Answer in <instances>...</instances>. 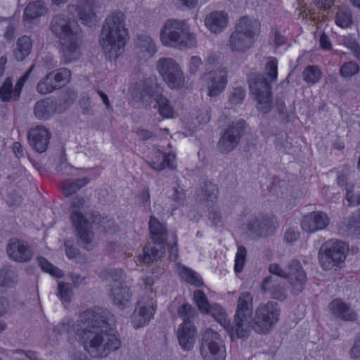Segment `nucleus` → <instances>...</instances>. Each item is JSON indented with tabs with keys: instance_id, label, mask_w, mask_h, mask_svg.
Returning a JSON list of instances; mask_svg holds the SVG:
<instances>
[{
	"instance_id": "obj_1",
	"label": "nucleus",
	"mask_w": 360,
	"mask_h": 360,
	"mask_svg": "<svg viewBox=\"0 0 360 360\" xmlns=\"http://www.w3.org/2000/svg\"><path fill=\"white\" fill-rule=\"evenodd\" d=\"M108 316L101 309L87 310L76 329L77 336L91 357H105L121 345L117 332L110 326Z\"/></svg>"
},
{
	"instance_id": "obj_2",
	"label": "nucleus",
	"mask_w": 360,
	"mask_h": 360,
	"mask_svg": "<svg viewBox=\"0 0 360 360\" xmlns=\"http://www.w3.org/2000/svg\"><path fill=\"white\" fill-rule=\"evenodd\" d=\"M128 39L125 15L118 11L110 13L104 20L99 37L103 53L110 60L117 59L123 53Z\"/></svg>"
},
{
	"instance_id": "obj_3",
	"label": "nucleus",
	"mask_w": 360,
	"mask_h": 360,
	"mask_svg": "<svg viewBox=\"0 0 360 360\" xmlns=\"http://www.w3.org/2000/svg\"><path fill=\"white\" fill-rule=\"evenodd\" d=\"M160 41L166 47L179 50L192 49L197 45V39L191 32L186 20L170 18L160 30Z\"/></svg>"
},
{
	"instance_id": "obj_4",
	"label": "nucleus",
	"mask_w": 360,
	"mask_h": 360,
	"mask_svg": "<svg viewBox=\"0 0 360 360\" xmlns=\"http://www.w3.org/2000/svg\"><path fill=\"white\" fill-rule=\"evenodd\" d=\"M260 22L257 19L243 16L236 24L229 36L227 46L231 51L245 53L257 41L260 33Z\"/></svg>"
},
{
	"instance_id": "obj_5",
	"label": "nucleus",
	"mask_w": 360,
	"mask_h": 360,
	"mask_svg": "<svg viewBox=\"0 0 360 360\" xmlns=\"http://www.w3.org/2000/svg\"><path fill=\"white\" fill-rule=\"evenodd\" d=\"M252 302L253 295L250 292H243L238 296L233 326L231 327V330L235 331L238 338L248 337L250 332Z\"/></svg>"
},
{
	"instance_id": "obj_6",
	"label": "nucleus",
	"mask_w": 360,
	"mask_h": 360,
	"mask_svg": "<svg viewBox=\"0 0 360 360\" xmlns=\"http://www.w3.org/2000/svg\"><path fill=\"white\" fill-rule=\"evenodd\" d=\"M348 247L343 241L332 239L324 243L319 251V260L325 271L340 266L346 259Z\"/></svg>"
},
{
	"instance_id": "obj_7",
	"label": "nucleus",
	"mask_w": 360,
	"mask_h": 360,
	"mask_svg": "<svg viewBox=\"0 0 360 360\" xmlns=\"http://www.w3.org/2000/svg\"><path fill=\"white\" fill-rule=\"evenodd\" d=\"M269 271L281 278H288L293 294H298L304 289L307 275L298 259H294L289 262L288 271L283 270L277 264H270Z\"/></svg>"
},
{
	"instance_id": "obj_8",
	"label": "nucleus",
	"mask_w": 360,
	"mask_h": 360,
	"mask_svg": "<svg viewBox=\"0 0 360 360\" xmlns=\"http://www.w3.org/2000/svg\"><path fill=\"white\" fill-rule=\"evenodd\" d=\"M280 312L278 305L276 302L269 301L266 303H260L255 310L252 329L260 334L269 332L278 322Z\"/></svg>"
},
{
	"instance_id": "obj_9",
	"label": "nucleus",
	"mask_w": 360,
	"mask_h": 360,
	"mask_svg": "<svg viewBox=\"0 0 360 360\" xmlns=\"http://www.w3.org/2000/svg\"><path fill=\"white\" fill-rule=\"evenodd\" d=\"M156 68L170 89H179L185 86L186 79L179 64L172 58H160Z\"/></svg>"
},
{
	"instance_id": "obj_10",
	"label": "nucleus",
	"mask_w": 360,
	"mask_h": 360,
	"mask_svg": "<svg viewBox=\"0 0 360 360\" xmlns=\"http://www.w3.org/2000/svg\"><path fill=\"white\" fill-rule=\"evenodd\" d=\"M251 95L257 101V109L263 113L269 112L271 109V85L261 75H255L250 82Z\"/></svg>"
},
{
	"instance_id": "obj_11",
	"label": "nucleus",
	"mask_w": 360,
	"mask_h": 360,
	"mask_svg": "<svg viewBox=\"0 0 360 360\" xmlns=\"http://www.w3.org/2000/svg\"><path fill=\"white\" fill-rule=\"evenodd\" d=\"M200 354L204 360H225L223 341L218 333L212 329L205 330L202 335Z\"/></svg>"
},
{
	"instance_id": "obj_12",
	"label": "nucleus",
	"mask_w": 360,
	"mask_h": 360,
	"mask_svg": "<svg viewBox=\"0 0 360 360\" xmlns=\"http://www.w3.org/2000/svg\"><path fill=\"white\" fill-rule=\"evenodd\" d=\"M50 30L59 39V41L82 34L77 21L63 13L53 16L50 23Z\"/></svg>"
},
{
	"instance_id": "obj_13",
	"label": "nucleus",
	"mask_w": 360,
	"mask_h": 360,
	"mask_svg": "<svg viewBox=\"0 0 360 360\" xmlns=\"http://www.w3.org/2000/svg\"><path fill=\"white\" fill-rule=\"evenodd\" d=\"M156 307L153 297H142L135 307L131 315V323L134 328H139L147 326L153 317Z\"/></svg>"
},
{
	"instance_id": "obj_14",
	"label": "nucleus",
	"mask_w": 360,
	"mask_h": 360,
	"mask_svg": "<svg viewBox=\"0 0 360 360\" xmlns=\"http://www.w3.org/2000/svg\"><path fill=\"white\" fill-rule=\"evenodd\" d=\"M276 223L274 217L259 214L250 218L247 222V229L253 238L269 236L276 231Z\"/></svg>"
},
{
	"instance_id": "obj_15",
	"label": "nucleus",
	"mask_w": 360,
	"mask_h": 360,
	"mask_svg": "<svg viewBox=\"0 0 360 360\" xmlns=\"http://www.w3.org/2000/svg\"><path fill=\"white\" fill-rule=\"evenodd\" d=\"M96 0H76L75 4H69L67 12L77 15L81 22L89 27H92L98 21L94 11Z\"/></svg>"
},
{
	"instance_id": "obj_16",
	"label": "nucleus",
	"mask_w": 360,
	"mask_h": 360,
	"mask_svg": "<svg viewBox=\"0 0 360 360\" xmlns=\"http://www.w3.org/2000/svg\"><path fill=\"white\" fill-rule=\"evenodd\" d=\"M245 127V122L242 120L230 124L218 141L219 150L222 153H227L233 150L238 144Z\"/></svg>"
},
{
	"instance_id": "obj_17",
	"label": "nucleus",
	"mask_w": 360,
	"mask_h": 360,
	"mask_svg": "<svg viewBox=\"0 0 360 360\" xmlns=\"http://www.w3.org/2000/svg\"><path fill=\"white\" fill-rule=\"evenodd\" d=\"M6 254L15 262L27 263L32 259L34 250L28 242L14 238L9 240L7 244Z\"/></svg>"
},
{
	"instance_id": "obj_18",
	"label": "nucleus",
	"mask_w": 360,
	"mask_h": 360,
	"mask_svg": "<svg viewBox=\"0 0 360 360\" xmlns=\"http://www.w3.org/2000/svg\"><path fill=\"white\" fill-rule=\"evenodd\" d=\"M72 221L77 230L79 242L86 249L92 248L94 233L91 223L79 211L74 210L71 215Z\"/></svg>"
},
{
	"instance_id": "obj_19",
	"label": "nucleus",
	"mask_w": 360,
	"mask_h": 360,
	"mask_svg": "<svg viewBox=\"0 0 360 360\" xmlns=\"http://www.w3.org/2000/svg\"><path fill=\"white\" fill-rule=\"evenodd\" d=\"M207 75V95L216 97L221 94L227 86L228 70L225 67H220L210 71Z\"/></svg>"
},
{
	"instance_id": "obj_20",
	"label": "nucleus",
	"mask_w": 360,
	"mask_h": 360,
	"mask_svg": "<svg viewBox=\"0 0 360 360\" xmlns=\"http://www.w3.org/2000/svg\"><path fill=\"white\" fill-rule=\"evenodd\" d=\"M34 68V65L30 67L28 71L19 79L15 87L13 86L12 79L9 77L6 78L0 86V100L3 102L17 101L20 97L23 85Z\"/></svg>"
},
{
	"instance_id": "obj_21",
	"label": "nucleus",
	"mask_w": 360,
	"mask_h": 360,
	"mask_svg": "<svg viewBox=\"0 0 360 360\" xmlns=\"http://www.w3.org/2000/svg\"><path fill=\"white\" fill-rule=\"evenodd\" d=\"M82 34L60 41L61 60L64 64L76 61L82 56Z\"/></svg>"
},
{
	"instance_id": "obj_22",
	"label": "nucleus",
	"mask_w": 360,
	"mask_h": 360,
	"mask_svg": "<svg viewBox=\"0 0 360 360\" xmlns=\"http://www.w3.org/2000/svg\"><path fill=\"white\" fill-rule=\"evenodd\" d=\"M329 224L330 218L326 213L321 211H314L304 216L301 226L305 232L314 233L325 229Z\"/></svg>"
},
{
	"instance_id": "obj_23",
	"label": "nucleus",
	"mask_w": 360,
	"mask_h": 360,
	"mask_svg": "<svg viewBox=\"0 0 360 360\" xmlns=\"http://www.w3.org/2000/svg\"><path fill=\"white\" fill-rule=\"evenodd\" d=\"M153 99L158 105L159 113L165 118L172 117L174 110L167 98L164 96L157 86H150L144 89L141 98L143 101H148L146 96Z\"/></svg>"
},
{
	"instance_id": "obj_24",
	"label": "nucleus",
	"mask_w": 360,
	"mask_h": 360,
	"mask_svg": "<svg viewBox=\"0 0 360 360\" xmlns=\"http://www.w3.org/2000/svg\"><path fill=\"white\" fill-rule=\"evenodd\" d=\"M50 137L48 129L42 126L32 128L28 132L30 144L39 153H43L46 150Z\"/></svg>"
},
{
	"instance_id": "obj_25",
	"label": "nucleus",
	"mask_w": 360,
	"mask_h": 360,
	"mask_svg": "<svg viewBox=\"0 0 360 360\" xmlns=\"http://www.w3.org/2000/svg\"><path fill=\"white\" fill-rule=\"evenodd\" d=\"M196 330L191 321L182 323L177 331L180 346L184 350H191L195 341Z\"/></svg>"
},
{
	"instance_id": "obj_26",
	"label": "nucleus",
	"mask_w": 360,
	"mask_h": 360,
	"mask_svg": "<svg viewBox=\"0 0 360 360\" xmlns=\"http://www.w3.org/2000/svg\"><path fill=\"white\" fill-rule=\"evenodd\" d=\"M229 16L224 11H213L208 13L205 18L206 27L212 33L221 32L228 25Z\"/></svg>"
},
{
	"instance_id": "obj_27",
	"label": "nucleus",
	"mask_w": 360,
	"mask_h": 360,
	"mask_svg": "<svg viewBox=\"0 0 360 360\" xmlns=\"http://www.w3.org/2000/svg\"><path fill=\"white\" fill-rule=\"evenodd\" d=\"M131 296L130 288L125 285L111 287L110 297L112 300L113 304L121 309L130 305Z\"/></svg>"
},
{
	"instance_id": "obj_28",
	"label": "nucleus",
	"mask_w": 360,
	"mask_h": 360,
	"mask_svg": "<svg viewBox=\"0 0 360 360\" xmlns=\"http://www.w3.org/2000/svg\"><path fill=\"white\" fill-rule=\"evenodd\" d=\"M135 44L137 53L144 58L153 57L158 51L156 42L146 34L139 35Z\"/></svg>"
},
{
	"instance_id": "obj_29",
	"label": "nucleus",
	"mask_w": 360,
	"mask_h": 360,
	"mask_svg": "<svg viewBox=\"0 0 360 360\" xmlns=\"http://www.w3.org/2000/svg\"><path fill=\"white\" fill-rule=\"evenodd\" d=\"M176 155L174 153H165L161 151L154 153L150 162L148 165L155 171H162L165 168L171 169L176 168Z\"/></svg>"
},
{
	"instance_id": "obj_30",
	"label": "nucleus",
	"mask_w": 360,
	"mask_h": 360,
	"mask_svg": "<svg viewBox=\"0 0 360 360\" xmlns=\"http://www.w3.org/2000/svg\"><path fill=\"white\" fill-rule=\"evenodd\" d=\"M330 311L337 318L345 321H354L357 318L356 312L340 300H335L328 305Z\"/></svg>"
},
{
	"instance_id": "obj_31",
	"label": "nucleus",
	"mask_w": 360,
	"mask_h": 360,
	"mask_svg": "<svg viewBox=\"0 0 360 360\" xmlns=\"http://www.w3.org/2000/svg\"><path fill=\"white\" fill-rule=\"evenodd\" d=\"M165 253V243L152 240L143 249V255L139 256V260L150 264L160 259Z\"/></svg>"
},
{
	"instance_id": "obj_32",
	"label": "nucleus",
	"mask_w": 360,
	"mask_h": 360,
	"mask_svg": "<svg viewBox=\"0 0 360 360\" xmlns=\"http://www.w3.org/2000/svg\"><path fill=\"white\" fill-rule=\"evenodd\" d=\"M262 288L264 292L270 293L274 299L280 301L286 299V289L281 286L274 276L266 278L262 283Z\"/></svg>"
},
{
	"instance_id": "obj_33",
	"label": "nucleus",
	"mask_w": 360,
	"mask_h": 360,
	"mask_svg": "<svg viewBox=\"0 0 360 360\" xmlns=\"http://www.w3.org/2000/svg\"><path fill=\"white\" fill-rule=\"evenodd\" d=\"M149 230L151 240L153 242L166 243L167 239V230L165 226L154 217H151L150 219Z\"/></svg>"
},
{
	"instance_id": "obj_34",
	"label": "nucleus",
	"mask_w": 360,
	"mask_h": 360,
	"mask_svg": "<svg viewBox=\"0 0 360 360\" xmlns=\"http://www.w3.org/2000/svg\"><path fill=\"white\" fill-rule=\"evenodd\" d=\"M56 106V103L49 98L40 100L35 104L34 115L39 120H47L54 113Z\"/></svg>"
},
{
	"instance_id": "obj_35",
	"label": "nucleus",
	"mask_w": 360,
	"mask_h": 360,
	"mask_svg": "<svg viewBox=\"0 0 360 360\" xmlns=\"http://www.w3.org/2000/svg\"><path fill=\"white\" fill-rule=\"evenodd\" d=\"M48 13L46 4L42 1H36L29 4L24 13L25 20H32L44 16Z\"/></svg>"
},
{
	"instance_id": "obj_36",
	"label": "nucleus",
	"mask_w": 360,
	"mask_h": 360,
	"mask_svg": "<svg viewBox=\"0 0 360 360\" xmlns=\"http://www.w3.org/2000/svg\"><path fill=\"white\" fill-rule=\"evenodd\" d=\"M204 313H207L213 316L222 326L224 327L227 330L231 331V325L224 309L217 304H210L207 307V310H205Z\"/></svg>"
},
{
	"instance_id": "obj_37",
	"label": "nucleus",
	"mask_w": 360,
	"mask_h": 360,
	"mask_svg": "<svg viewBox=\"0 0 360 360\" xmlns=\"http://www.w3.org/2000/svg\"><path fill=\"white\" fill-rule=\"evenodd\" d=\"M32 48V42L27 35L20 37L16 43V46L14 50L15 58L18 61L23 60L31 53Z\"/></svg>"
},
{
	"instance_id": "obj_38",
	"label": "nucleus",
	"mask_w": 360,
	"mask_h": 360,
	"mask_svg": "<svg viewBox=\"0 0 360 360\" xmlns=\"http://www.w3.org/2000/svg\"><path fill=\"white\" fill-rule=\"evenodd\" d=\"M100 276L105 281H112V286L124 285L122 281L125 278V274L122 269H107L101 271Z\"/></svg>"
},
{
	"instance_id": "obj_39",
	"label": "nucleus",
	"mask_w": 360,
	"mask_h": 360,
	"mask_svg": "<svg viewBox=\"0 0 360 360\" xmlns=\"http://www.w3.org/2000/svg\"><path fill=\"white\" fill-rule=\"evenodd\" d=\"M17 282V276L11 266L0 269V288H12Z\"/></svg>"
},
{
	"instance_id": "obj_40",
	"label": "nucleus",
	"mask_w": 360,
	"mask_h": 360,
	"mask_svg": "<svg viewBox=\"0 0 360 360\" xmlns=\"http://www.w3.org/2000/svg\"><path fill=\"white\" fill-rule=\"evenodd\" d=\"M89 182V179L88 178L77 179L74 181L65 180L62 184L63 193L66 197L72 195Z\"/></svg>"
},
{
	"instance_id": "obj_41",
	"label": "nucleus",
	"mask_w": 360,
	"mask_h": 360,
	"mask_svg": "<svg viewBox=\"0 0 360 360\" xmlns=\"http://www.w3.org/2000/svg\"><path fill=\"white\" fill-rule=\"evenodd\" d=\"M178 272L181 278L188 283L196 287L200 286L202 284L200 276L196 272L185 266H179L178 267Z\"/></svg>"
},
{
	"instance_id": "obj_42",
	"label": "nucleus",
	"mask_w": 360,
	"mask_h": 360,
	"mask_svg": "<svg viewBox=\"0 0 360 360\" xmlns=\"http://www.w3.org/2000/svg\"><path fill=\"white\" fill-rule=\"evenodd\" d=\"M59 89L50 73L41 78L37 85V91L41 94H47Z\"/></svg>"
},
{
	"instance_id": "obj_43",
	"label": "nucleus",
	"mask_w": 360,
	"mask_h": 360,
	"mask_svg": "<svg viewBox=\"0 0 360 360\" xmlns=\"http://www.w3.org/2000/svg\"><path fill=\"white\" fill-rule=\"evenodd\" d=\"M352 22L351 11L346 7H339L336 13L335 23L340 27H347Z\"/></svg>"
},
{
	"instance_id": "obj_44",
	"label": "nucleus",
	"mask_w": 360,
	"mask_h": 360,
	"mask_svg": "<svg viewBox=\"0 0 360 360\" xmlns=\"http://www.w3.org/2000/svg\"><path fill=\"white\" fill-rule=\"evenodd\" d=\"M302 77L307 83L314 84L321 79V72L317 66L309 65L304 70Z\"/></svg>"
},
{
	"instance_id": "obj_45",
	"label": "nucleus",
	"mask_w": 360,
	"mask_h": 360,
	"mask_svg": "<svg viewBox=\"0 0 360 360\" xmlns=\"http://www.w3.org/2000/svg\"><path fill=\"white\" fill-rule=\"evenodd\" d=\"M72 285L69 283L60 281L58 283L57 295L63 302L69 303L73 296Z\"/></svg>"
},
{
	"instance_id": "obj_46",
	"label": "nucleus",
	"mask_w": 360,
	"mask_h": 360,
	"mask_svg": "<svg viewBox=\"0 0 360 360\" xmlns=\"http://www.w3.org/2000/svg\"><path fill=\"white\" fill-rule=\"evenodd\" d=\"M50 74L53 77L56 84L58 85L59 89L68 82L71 77L70 71L65 68L51 72Z\"/></svg>"
},
{
	"instance_id": "obj_47",
	"label": "nucleus",
	"mask_w": 360,
	"mask_h": 360,
	"mask_svg": "<svg viewBox=\"0 0 360 360\" xmlns=\"http://www.w3.org/2000/svg\"><path fill=\"white\" fill-rule=\"evenodd\" d=\"M38 262L41 269L57 278L63 276V272L58 267L51 264L46 259L43 257H38Z\"/></svg>"
},
{
	"instance_id": "obj_48",
	"label": "nucleus",
	"mask_w": 360,
	"mask_h": 360,
	"mask_svg": "<svg viewBox=\"0 0 360 360\" xmlns=\"http://www.w3.org/2000/svg\"><path fill=\"white\" fill-rule=\"evenodd\" d=\"M340 229L343 232L348 235H356L360 233V219L357 220L354 218L349 219L344 221Z\"/></svg>"
},
{
	"instance_id": "obj_49",
	"label": "nucleus",
	"mask_w": 360,
	"mask_h": 360,
	"mask_svg": "<svg viewBox=\"0 0 360 360\" xmlns=\"http://www.w3.org/2000/svg\"><path fill=\"white\" fill-rule=\"evenodd\" d=\"M347 176L344 174H340L338 176V184L340 186H345L346 199L349 203H354L353 188L354 185L347 183Z\"/></svg>"
},
{
	"instance_id": "obj_50",
	"label": "nucleus",
	"mask_w": 360,
	"mask_h": 360,
	"mask_svg": "<svg viewBox=\"0 0 360 360\" xmlns=\"http://www.w3.org/2000/svg\"><path fill=\"white\" fill-rule=\"evenodd\" d=\"M246 96L244 88L241 86L233 88L229 94V101L231 105H236L241 104Z\"/></svg>"
},
{
	"instance_id": "obj_51",
	"label": "nucleus",
	"mask_w": 360,
	"mask_h": 360,
	"mask_svg": "<svg viewBox=\"0 0 360 360\" xmlns=\"http://www.w3.org/2000/svg\"><path fill=\"white\" fill-rule=\"evenodd\" d=\"M202 196L201 200L214 201L217 198L218 189L215 184L206 182L202 188Z\"/></svg>"
},
{
	"instance_id": "obj_52",
	"label": "nucleus",
	"mask_w": 360,
	"mask_h": 360,
	"mask_svg": "<svg viewBox=\"0 0 360 360\" xmlns=\"http://www.w3.org/2000/svg\"><path fill=\"white\" fill-rule=\"evenodd\" d=\"M178 314L183 320V323L186 321L192 322V320L197 315V311L191 304H185L179 308Z\"/></svg>"
},
{
	"instance_id": "obj_53",
	"label": "nucleus",
	"mask_w": 360,
	"mask_h": 360,
	"mask_svg": "<svg viewBox=\"0 0 360 360\" xmlns=\"http://www.w3.org/2000/svg\"><path fill=\"white\" fill-rule=\"evenodd\" d=\"M247 250L243 245H239L236 254L234 270L236 273L242 271L246 261Z\"/></svg>"
},
{
	"instance_id": "obj_54",
	"label": "nucleus",
	"mask_w": 360,
	"mask_h": 360,
	"mask_svg": "<svg viewBox=\"0 0 360 360\" xmlns=\"http://www.w3.org/2000/svg\"><path fill=\"white\" fill-rule=\"evenodd\" d=\"M264 72L269 77L271 82L277 79L278 62L275 58H269L265 65Z\"/></svg>"
},
{
	"instance_id": "obj_55",
	"label": "nucleus",
	"mask_w": 360,
	"mask_h": 360,
	"mask_svg": "<svg viewBox=\"0 0 360 360\" xmlns=\"http://www.w3.org/2000/svg\"><path fill=\"white\" fill-rule=\"evenodd\" d=\"M358 64L354 61H349L342 65L340 68V75L343 77H351L359 72Z\"/></svg>"
},
{
	"instance_id": "obj_56",
	"label": "nucleus",
	"mask_w": 360,
	"mask_h": 360,
	"mask_svg": "<svg viewBox=\"0 0 360 360\" xmlns=\"http://www.w3.org/2000/svg\"><path fill=\"white\" fill-rule=\"evenodd\" d=\"M80 323L81 320L79 321L78 325L75 328H73V326L70 325V321H63L54 327L53 333H55L56 337L64 335L65 333H69L72 331V330H73L76 333V329L79 328V325L80 324Z\"/></svg>"
},
{
	"instance_id": "obj_57",
	"label": "nucleus",
	"mask_w": 360,
	"mask_h": 360,
	"mask_svg": "<svg viewBox=\"0 0 360 360\" xmlns=\"http://www.w3.org/2000/svg\"><path fill=\"white\" fill-rule=\"evenodd\" d=\"M193 298L200 311L204 312L207 310L210 304H209L205 294L202 290H195L193 293Z\"/></svg>"
},
{
	"instance_id": "obj_58",
	"label": "nucleus",
	"mask_w": 360,
	"mask_h": 360,
	"mask_svg": "<svg viewBox=\"0 0 360 360\" xmlns=\"http://www.w3.org/2000/svg\"><path fill=\"white\" fill-rule=\"evenodd\" d=\"M92 223L103 227L105 231H110L114 226V222L110 219L101 217L100 214H93Z\"/></svg>"
},
{
	"instance_id": "obj_59",
	"label": "nucleus",
	"mask_w": 360,
	"mask_h": 360,
	"mask_svg": "<svg viewBox=\"0 0 360 360\" xmlns=\"http://www.w3.org/2000/svg\"><path fill=\"white\" fill-rule=\"evenodd\" d=\"M210 120V110L207 108H203L198 111L195 115V122H193L195 127L207 124Z\"/></svg>"
},
{
	"instance_id": "obj_60",
	"label": "nucleus",
	"mask_w": 360,
	"mask_h": 360,
	"mask_svg": "<svg viewBox=\"0 0 360 360\" xmlns=\"http://www.w3.org/2000/svg\"><path fill=\"white\" fill-rule=\"evenodd\" d=\"M202 62L200 57L191 56L188 63V71L191 75H195L202 66Z\"/></svg>"
},
{
	"instance_id": "obj_61",
	"label": "nucleus",
	"mask_w": 360,
	"mask_h": 360,
	"mask_svg": "<svg viewBox=\"0 0 360 360\" xmlns=\"http://www.w3.org/2000/svg\"><path fill=\"white\" fill-rule=\"evenodd\" d=\"M300 235V231L297 229L289 228L285 233L284 240L288 243H292L299 239Z\"/></svg>"
},
{
	"instance_id": "obj_62",
	"label": "nucleus",
	"mask_w": 360,
	"mask_h": 360,
	"mask_svg": "<svg viewBox=\"0 0 360 360\" xmlns=\"http://www.w3.org/2000/svg\"><path fill=\"white\" fill-rule=\"evenodd\" d=\"M65 252L69 259H74L79 255V250L74 247L73 243L70 240L65 242Z\"/></svg>"
},
{
	"instance_id": "obj_63",
	"label": "nucleus",
	"mask_w": 360,
	"mask_h": 360,
	"mask_svg": "<svg viewBox=\"0 0 360 360\" xmlns=\"http://www.w3.org/2000/svg\"><path fill=\"white\" fill-rule=\"evenodd\" d=\"M79 105L84 115L94 114L90 98L88 96H84L79 100Z\"/></svg>"
},
{
	"instance_id": "obj_64",
	"label": "nucleus",
	"mask_w": 360,
	"mask_h": 360,
	"mask_svg": "<svg viewBox=\"0 0 360 360\" xmlns=\"http://www.w3.org/2000/svg\"><path fill=\"white\" fill-rule=\"evenodd\" d=\"M70 278L75 288H78L80 285H84L87 283L86 278L79 274L71 273L70 274Z\"/></svg>"
}]
</instances>
